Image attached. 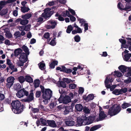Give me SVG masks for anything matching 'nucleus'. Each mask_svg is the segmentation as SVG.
<instances>
[{"mask_svg":"<svg viewBox=\"0 0 131 131\" xmlns=\"http://www.w3.org/2000/svg\"><path fill=\"white\" fill-rule=\"evenodd\" d=\"M96 117L90 116L86 117V115L84 114L81 118L78 117L77 118V125L80 126L82 125H89L92 123L94 121H98L99 120Z\"/></svg>","mask_w":131,"mask_h":131,"instance_id":"nucleus-1","label":"nucleus"},{"mask_svg":"<svg viewBox=\"0 0 131 131\" xmlns=\"http://www.w3.org/2000/svg\"><path fill=\"white\" fill-rule=\"evenodd\" d=\"M13 107L12 111L15 114H19L23 111L24 106L21 105L20 102L18 100L13 101L11 104Z\"/></svg>","mask_w":131,"mask_h":131,"instance_id":"nucleus-2","label":"nucleus"},{"mask_svg":"<svg viewBox=\"0 0 131 131\" xmlns=\"http://www.w3.org/2000/svg\"><path fill=\"white\" fill-rule=\"evenodd\" d=\"M42 91V97L44 99L43 101L45 104H47L52 96V91L49 89H46V90Z\"/></svg>","mask_w":131,"mask_h":131,"instance_id":"nucleus-3","label":"nucleus"},{"mask_svg":"<svg viewBox=\"0 0 131 131\" xmlns=\"http://www.w3.org/2000/svg\"><path fill=\"white\" fill-rule=\"evenodd\" d=\"M121 109L120 106L116 104L114 105L109 109L108 114L111 116L115 115L120 112Z\"/></svg>","mask_w":131,"mask_h":131,"instance_id":"nucleus-4","label":"nucleus"},{"mask_svg":"<svg viewBox=\"0 0 131 131\" xmlns=\"http://www.w3.org/2000/svg\"><path fill=\"white\" fill-rule=\"evenodd\" d=\"M51 9L49 8L45 9L44 12L41 15L42 16L45 18L50 17L53 13L52 11H50Z\"/></svg>","mask_w":131,"mask_h":131,"instance_id":"nucleus-5","label":"nucleus"},{"mask_svg":"<svg viewBox=\"0 0 131 131\" xmlns=\"http://www.w3.org/2000/svg\"><path fill=\"white\" fill-rule=\"evenodd\" d=\"M58 101L59 103H63L65 104L71 102L70 98L68 96H66L64 97H62L61 96L58 99Z\"/></svg>","mask_w":131,"mask_h":131,"instance_id":"nucleus-6","label":"nucleus"},{"mask_svg":"<svg viewBox=\"0 0 131 131\" xmlns=\"http://www.w3.org/2000/svg\"><path fill=\"white\" fill-rule=\"evenodd\" d=\"M127 88H122L121 89H115L112 92V93L117 95L126 93L127 91Z\"/></svg>","mask_w":131,"mask_h":131,"instance_id":"nucleus-7","label":"nucleus"},{"mask_svg":"<svg viewBox=\"0 0 131 131\" xmlns=\"http://www.w3.org/2000/svg\"><path fill=\"white\" fill-rule=\"evenodd\" d=\"M28 94V92L24 89H21L18 91L16 93L17 96L19 98L23 97L24 95L27 96Z\"/></svg>","mask_w":131,"mask_h":131,"instance_id":"nucleus-8","label":"nucleus"},{"mask_svg":"<svg viewBox=\"0 0 131 131\" xmlns=\"http://www.w3.org/2000/svg\"><path fill=\"white\" fill-rule=\"evenodd\" d=\"M47 23L49 25H47L46 26L48 29L54 28L57 24V23L53 20H49L47 22Z\"/></svg>","mask_w":131,"mask_h":131,"instance_id":"nucleus-9","label":"nucleus"},{"mask_svg":"<svg viewBox=\"0 0 131 131\" xmlns=\"http://www.w3.org/2000/svg\"><path fill=\"white\" fill-rule=\"evenodd\" d=\"M114 79L112 78L111 75L107 76L106 78L105 81V85L107 88H110L111 85L110 84H109V82H112L113 80Z\"/></svg>","mask_w":131,"mask_h":131,"instance_id":"nucleus-10","label":"nucleus"},{"mask_svg":"<svg viewBox=\"0 0 131 131\" xmlns=\"http://www.w3.org/2000/svg\"><path fill=\"white\" fill-rule=\"evenodd\" d=\"M15 78L13 77L10 76L8 78L7 80V83L6 84V86L8 88H10L13 85Z\"/></svg>","mask_w":131,"mask_h":131,"instance_id":"nucleus-11","label":"nucleus"},{"mask_svg":"<svg viewBox=\"0 0 131 131\" xmlns=\"http://www.w3.org/2000/svg\"><path fill=\"white\" fill-rule=\"evenodd\" d=\"M99 116L100 120H103L106 117V115L104 113L102 108L100 107H99Z\"/></svg>","mask_w":131,"mask_h":131,"instance_id":"nucleus-12","label":"nucleus"},{"mask_svg":"<svg viewBox=\"0 0 131 131\" xmlns=\"http://www.w3.org/2000/svg\"><path fill=\"white\" fill-rule=\"evenodd\" d=\"M33 93L31 92L29 96L26 98L22 100L23 102H30V101H32L34 99Z\"/></svg>","mask_w":131,"mask_h":131,"instance_id":"nucleus-13","label":"nucleus"},{"mask_svg":"<svg viewBox=\"0 0 131 131\" xmlns=\"http://www.w3.org/2000/svg\"><path fill=\"white\" fill-rule=\"evenodd\" d=\"M27 55L25 53H22L19 58V60L24 62H26L27 61Z\"/></svg>","mask_w":131,"mask_h":131,"instance_id":"nucleus-14","label":"nucleus"},{"mask_svg":"<svg viewBox=\"0 0 131 131\" xmlns=\"http://www.w3.org/2000/svg\"><path fill=\"white\" fill-rule=\"evenodd\" d=\"M118 8L121 10H127L129 9V10H131V7L130 6H126L125 8H124V6L122 5L121 3H119L117 5Z\"/></svg>","mask_w":131,"mask_h":131,"instance_id":"nucleus-15","label":"nucleus"},{"mask_svg":"<svg viewBox=\"0 0 131 131\" xmlns=\"http://www.w3.org/2000/svg\"><path fill=\"white\" fill-rule=\"evenodd\" d=\"M48 124L49 126L52 127H56L57 126V125L55 122L54 121L48 120L47 121Z\"/></svg>","mask_w":131,"mask_h":131,"instance_id":"nucleus-16","label":"nucleus"},{"mask_svg":"<svg viewBox=\"0 0 131 131\" xmlns=\"http://www.w3.org/2000/svg\"><path fill=\"white\" fill-rule=\"evenodd\" d=\"M73 109L71 106H68L66 107L65 110L63 112V114L66 115L68 114L70 112L72 111Z\"/></svg>","mask_w":131,"mask_h":131,"instance_id":"nucleus-17","label":"nucleus"},{"mask_svg":"<svg viewBox=\"0 0 131 131\" xmlns=\"http://www.w3.org/2000/svg\"><path fill=\"white\" fill-rule=\"evenodd\" d=\"M119 41L122 43V48H127L128 47V45L125 44L126 43V41L125 40L120 39H119Z\"/></svg>","mask_w":131,"mask_h":131,"instance_id":"nucleus-18","label":"nucleus"},{"mask_svg":"<svg viewBox=\"0 0 131 131\" xmlns=\"http://www.w3.org/2000/svg\"><path fill=\"white\" fill-rule=\"evenodd\" d=\"M25 80L29 83H31L33 82V79L28 75H26L25 76Z\"/></svg>","mask_w":131,"mask_h":131,"instance_id":"nucleus-19","label":"nucleus"},{"mask_svg":"<svg viewBox=\"0 0 131 131\" xmlns=\"http://www.w3.org/2000/svg\"><path fill=\"white\" fill-rule=\"evenodd\" d=\"M118 68L121 72L124 73L126 71L127 67L124 65H122L119 67Z\"/></svg>","mask_w":131,"mask_h":131,"instance_id":"nucleus-20","label":"nucleus"},{"mask_svg":"<svg viewBox=\"0 0 131 131\" xmlns=\"http://www.w3.org/2000/svg\"><path fill=\"white\" fill-rule=\"evenodd\" d=\"M76 110L78 111H81L83 108V106L80 104H76L75 106Z\"/></svg>","mask_w":131,"mask_h":131,"instance_id":"nucleus-21","label":"nucleus"},{"mask_svg":"<svg viewBox=\"0 0 131 131\" xmlns=\"http://www.w3.org/2000/svg\"><path fill=\"white\" fill-rule=\"evenodd\" d=\"M22 52V50L20 48L15 49L14 51V55L16 57L20 54Z\"/></svg>","mask_w":131,"mask_h":131,"instance_id":"nucleus-22","label":"nucleus"},{"mask_svg":"<svg viewBox=\"0 0 131 131\" xmlns=\"http://www.w3.org/2000/svg\"><path fill=\"white\" fill-rule=\"evenodd\" d=\"M39 68L42 70H43L46 68L45 64L43 61L40 62L38 64Z\"/></svg>","mask_w":131,"mask_h":131,"instance_id":"nucleus-23","label":"nucleus"},{"mask_svg":"<svg viewBox=\"0 0 131 131\" xmlns=\"http://www.w3.org/2000/svg\"><path fill=\"white\" fill-rule=\"evenodd\" d=\"M30 10L29 8L27 7L23 6L21 7V11L23 13L27 12Z\"/></svg>","mask_w":131,"mask_h":131,"instance_id":"nucleus-24","label":"nucleus"},{"mask_svg":"<svg viewBox=\"0 0 131 131\" xmlns=\"http://www.w3.org/2000/svg\"><path fill=\"white\" fill-rule=\"evenodd\" d=\"M94 96L93 94H89L85 99L87 101H89L93 99Z\"/></svg>","mask_w":131,"mask_h":131,"instance_id":"nucleus-25","label":"nucleus"},{"mask_svg":"<svg viewBox=\"0 0 131 131\" xmlns=\"http://www.w3.org/2000/svg\"><path fill=\"white\" fill-rule=\"evenodd\" d=\"M32 16V15L30 13H27L24 15L22 16V18L24 19H28L30 18Z\"/></svg>","mask_w":131,"mask_h":131,"instance_id":"nucleus-26","label":"nucleus"},{"mask_svg":"<svg viewBox=\"0 0 131 131\" xmlns=\"http://www.w3.org/2000/svg\"><path fill=\"white\" fill-rule=\"evenodd\" d=\"M131 57V53H127L124 56V57L123 58L124 60L126 61H127L128 60L130 59Z\"/></svg>","mask_w":131,"mask_h":131,"instance_id":"nucleus-27","label":"nucleus"},{"mask_svg":"<svg viewBox=\"0 0 131 131\" xmlns=\"http://www.w3.org/2000/svg\"><path fill=\"white\" fill-rule=\"evenodd\" d=\"M66 125L69 126H72L74 124V122L73 121H67L65 122Z\"/></svg>","mask_w":131,"mask_h":131,"instance_id":"nucleus-28","label":"nucleus"},{"mask_svg":"<svg viewBox=\"0 0 131 131\" xmlns=\"http://www.w3.org/2000/svg\"><path fill=\"white\" fill-rule=\"evenodd\" d=\"M18 80L20 83H23L25 81V78L23 76H20L18 78Z\"/></svg>","mask_w":131,"mask_h":131,"instance_id":"nucleus-29","label":"nucleus"},{"mask_svg":"<svg viewBox=\"0 0 131 131\" xmlns=\"http://www.w3.org/2000/svg\"><path fill=\"white\" fill-rule=\"evenodd\" d=\"M130 106V105L129 103H126L124 102V103L122 105V107L123 109H125L127 108Z\"/></svg>","mask_w":131,"mask_h":131,"instance_id":"nucleus-30","label":"nucleus"},{"mask_svg":"<svg viewBox=\"0 0 131 131\" xmlns=\"http://www.w3.org/2000/svg\"><path fill=\"white\" fill-rule=\"evenodd\" d=\"M101 127V126L100 125H95L91 127L90 129V130L91 131H94L97 129Z\"/></svg>","mask_w":131,"mask_h":131,"instance_id":"nucleus-31","label":"nucleus"},{"mask_svg":"<svg viewBox=\"0 0 131 131\" xmlns=\"http://www.w3.org/2000/svg\"><path fill=\"white\" fill-rule=\"evenodd\" d=\"M22 49L25 52L27 55L29 54V50L28 47L25 46L24 45L22 47Z\"/></svg>","mask_w":131,"mask_h":131,"instance_id":"nucleus-32","label":"nucleus"},{"mask_svg":"<svg viewBox=\"0 0 131 131\" xmlns=\"http://www.w3.org/2000/svg\"><path fill=\"white\" fill-rule=\"evenodd\" d=\"M58 61H54L50 64V67L52 68H54L55 66L57 64Z\"/></svg>","mask_w":131,"mask_h":131,"instance_id":"nucleus-33","label":"nucleus"},{"mask_svg":"<svg viewBox=\"0 0 131 131\" xmlns=\"http://www.w3.org/2000/svg\"><path fill=\"white\" fill-rule=\"evenodd\" d=\"M28 22V21L27 19H21L20 24L22 25H25L27 24Z\"/></svg>","mask_w":131,"mask_h":131,"instance_id":"nucleus-34","label":"nucleus"},{"mask_svg":"<svg viewBox=\"0 0 131 131\" xmlns=\"http://www.w3.org/2000/svg\"><path fill=\"white\" fill-rule=\"evenodd\" d=\"M73 28L71 25L68 26L66 30V32L68 33H70L73 30Z\"/></svg>","mask_w":131,"mask_h":131,"instance_id":"nucleus-35","label":"nucleus"},{"mask_svg":"<svg viewBox=\"0 0 131 131\" xmlns=\"http://www.w3.org/2000/svg\"><path fill=\"white\" fill-rule=\"evenodd\" d=\"M114 73V75L115 77H121L122 75V73L119 71H115Z\"/></svg>","mask_w":131,"mask_h":131,"instance_id":"nucleus-36","label":"nucleus"},{"mask_svg":"<svg viewBox=\"0 0 131 131\" xmlns=\"http://www.w3.org/2000/svg\"><path fill=\"white\" fill-rule=\"evenodd\" d=\"M40 81L39 80H36L34 81V85L35 87L36 88L39 86Z\"/></svg>","mask_w":131,"mask_h":131,"instance_id":"nucleus-37","label":"nucleus"},{"mask_svg":"<svg viewBox=\"0 0 131 131\" xmlns=\"http://www.w3.org/2000/svg\"><path fill=\"white\" fill-rule=\"evenodd\" d=\"M83 111L85 114H89L90 113V110L89 108L86 107H84L83 108Z\"/></svg>","mask_w":131,"mask_h":131,"instance_id":"nucleus-38","label":"nucleus"},{"mask_svg":"<svg viewBox=\"0 0 131 131\" xmlns=\"http://www.w3.org/2000/svg\"><path fill=\"white\" fill-rule=\"evenodd\" d=\"M40 122H41V123L43 125H46L47 123V122L44 119H43L42 118H40Z\"/></svg>","mask_w":131,"mask_h":131,"instance_id":"nucleus-39","label":"nucleus"},{"mask_svg":"<svg viewBox=\"0 0 131 131\" xmlns=\"http://www.w3.org/2000/svg\"><path fill=\"white\" fill-rule=\"evenodd\" d=\"M50 39L48 40L47 42L50 45L52 46H54L56 44V42L54 40H52L51 41L49 42Z\"/></svg>","mask_w":131,"mask_h":131,"instance_id":"nucleus-40","label":"nucleus"},{"mask_svg":"<svg viewBox=\"0 0 131 131\" xmlns=\"http://www.w3.org/2000/svg\"><path fill=\"white\" fill-rule=\"evenodd\" d=\"M63 80L65 82H66L67 83H69L71 82H73V81L70 79H69L67 78H63Z\"/></svg>","mask_w":131,"mask_h":131,"instance_id":"nucleus-41","label":"nucleus"},{"mask_svg":"<svg viewBox=\"0 0 131 131\" xmlns=\"http://www.w3.org/2000/svg\"><path fill=\"white\" fill-rule=\"evenodd\" d=\"M43 18L41 17H39V18L36 19L35 21L38 23H39V24H41L43 22Z\"/></svg>","mask_w":131,"mask_h":131,"instance_id":"nucleus-42","label":"nucleus"},{"mask_svg":"<svg viewBox=\"0 0 131 131\" xmlns=\"http://www.w3.org/2000/svg\"><path fill=\"white\" fill-rule=\"evenodd\" d=\"M14 88L16 90H18L21 88V85L19 83L14 85Z\"/></svg>","mask_w":131,"mask_h":131,"instance_id":"nucleus-43","label":"nucleus"},{"mask_svg":"<svg viewBox=\"0 0 131 131\" xmlns=\"http://www.w3.org/2000/svg\"><path fill=\"white\" fill-rule=\"evenodd\" d=\"M75 27L76 29V31H77V32L78 33H81L82 32V31L81 29L78 27V26H75Z\"/></svg>","mask_w":131,"mask_h":131,"instance_id":"nucleus-44","label":"nucleus"},{"mask_svg":"<svg viewBox=\"0 0 131 131\" xmlns=\"http://www.w3.org/2000/svg\"><path fill=\"white\" fill-rule=\"evenodd\" d=\"M5 35L8 38H11L12 37V35L11 33L8 31L6 32Z\"/></svg>","mask_w":131,"mask_h":131,"instance_id":"nucleus-45","label":"nucleus"},{"mask_svg":"<svg viewBox=\"0 0 131 131\" xmlns=\"http://www.w3.org/2000/svg\"><path fill=\"white\" fill-rule=\"evenodd\" d=\"M60 85L61 87L63 88H65L66 87V83L65 82L62 81H61L60 82Z\"/></svg>","mask_w":131,"mask_h":131,"instance_id":"nucleus-46","label":"nucleus"},{"mask_svg":"<svg viewBox=\"0 0 131 131\" xmlns=\"http://www.w3.org/2000/svg\"><path fill=\"white\" fill-rule=\"evenodd\" d=\"M14 36L16 38H17L20 37V33L19 31H17L14 34Z\"/></svg>","mask_w":131,"mask_h":131,"instance_id":"nucleus-47","label":"nucleus"},{"mask_svg":"<svg viewBox=\"0 0 131 131\" xmlns=\"http://www.w3.org/2000/svg\"><path fill=\"white\" fill-rule=\"evenodd\" d=\"M69 88L71 89H74L76 86V85L74 84H69Z\"/></svg>","mask_w":131,"mask_h":131,"instance_id":"nucleus-48","label":"nucleus"},{"mask_svg":"<svg viewBox=\"0 0 131 131\" xmlns=\"http://www.w3.org/2000/svg\"><path fill=\"white\" fill-rule=\"evenodd\" d=\"M74 40L75 41L77 42H79L80 40V37L79 36H75L74 37Z\"/></svg>","mask_w":131,"mask_h":131,"instance_id":"nucleus-49","label":"nucleus"},{"mask_svg":"<svg viewBox=\"0 0 131 131\" xmlns=\"http://www.w3.org/2000/svg\"><path fill=\"white\" fill-rule=\"evenodd\" d=\"M124 82L125 83L127 84L131 82V78L129 77L127 79L124 80Z\"/></svg>","mask_w":131,"mask_h":131,"instance_id":"nucleus-50","label":"nucleus"},{"mask_svg":"<svg viewBox=\"0 0 131 131\" xmlns=\"http://www.w3.org/2000/svg\"><path fill=\"white\" fill-rule=\"evenodd\" d=\"M125 75L126 77L130 76H131V69H128V73L125 74Z\"/></svg>","mask_w":131,"mask_h":131,"instance_id":"nucleus-51","label":"nucleus"},{"mask_svg":"<svg viewBox=\"0 0 131 131\" xmlns=\"http://www.w3.org/2000/svg\"><path fill=\"white\" fill-rule=\"evenodd\" d=\"M84 89L83 88L80 87L79 88V94H82L84 92Z\"/></svg>","mask_w":131,"mask_h":131,"instance_id":"nucleus-52","label":"nucleus"},{"mask_svg":"<svg viewBox=\"0 0 131 131\" xmlns=\"http://www.w3.org/2000/svg\"><path fill=\"white\" fill-rule=\"evenodd\" d=\"M7 4L6 2L5 1H1L0 2V6L5 5Z\"/></svg>","mask_w":131,"mask_h":131,"instance_id":"nucleus-53","label":"nucleus"},{"mask_svg":"<svg viewBox=\"0 0 131 131\" xmlns=\"http://www.w3.org/2000/svg\"><path fill=\"white\" fill-rule=\"evenodd\" d=\"M49 36L50 35L49 33L48 32L45 33L43 36L46 39H47L49 38Z\"/></svg>","mask_w":131,"mask_h":131,"instance_id":"nucleus-54","label":"nucleus"},{"mask_svg":"<svg viewBox=\"0 0 131 131\" xmlns=\"http://www.w3.org/2000/svg\"><path fill=\"white\" fill-rule=\"evenodd\" d=\"M25 30L26 31H28L30 29V25H27L25 27Z\"/></svg>","mask_w":131,"mask_h":131,"instance_id":"nucleus-55","label":"nucleus"},{"mask_svg":"<svg viewBox=\"0 0 131 131\" xmlns=\"http://www.w3.org/2000/svg\"><path fill=\"white\" fill-rule=\"evenodd\" d=\"M69 17L70 18L71 21H75L76 18L74 16L71 15Z\"/></svg>","mask_w":131,"mask_h":131,"instance_id":"nucleus-56","label":"nucleus"},{"mask_svg":"<svg viewBox=\"0 0 131 131\" xmlns=\"http://www.w3.org/2000/svg\"><path fill=\"white\" fill-rule=\"evenodd\" d=\"M84 26L85 31H86L88 29V24L87 23H84Z\"/></svg>","mask_w":131,"mask_h":131,"instance_id":"nucleus-57","label":"nucleus"},{"mask_svg":"<svg viewBox=\"0 0 131 131\" xmlns=\"http://www.w3.org/2000/svg\"><path fill=\"white\" fill-rule=\"evenodd\" d=\"M4 97V95L3 94L0 93V101L3 100Z\"/></svg>","mask_w":131,"mask_h":131,"instance_id":"nucleus-58","label":"nucleus"},{"mask_svg":"<svg viewBox=\"0 0 131 131\" xmlns=\"http://www.w3.org/2000/svg\"><path fill=\"white\" fill-rule=\"evenodd\" d=\"M126 39L127 40V42L130 45H131V38H126Z\"/></svg>","mask_w":131,"mask_h":131,"instance_id":"nucleus-59","label":"nucleus"},{"mask_svg":"<svg viewBox=\"0 0 131 131\" xmlns=\"http://www.w3.org/2000/svg\"><path fill=\"white\" fill-rule=\"evenodd\" d=\"M69 10L71 13L73 15H75V11L74 10L71 9L69 8Z\"/></svg>","mask_w":131,"mask_h":131,"instance_id":"nucleus-60","label":"nucleus"},{"mask_svg":"<svg viewBox=\"0 0 131 131\" xmlns=\"http://www.w3.org/2000/svg\"><path fill=\"white\" fill-rule=\"evenodd\" d=\"M80 23H81V25H82L83 24H84V23H85V21L83 19H78Z\"/></svg>","mask_w":131,"mask_h":131,"instance_id":"nucleus-61","label":"nucleus"},{"mask_svg":"<svg viewBox=\"0 0 131 131\" xmlns=\"http://www.w3.org/2000/svg\"><path fill=\"white\" fill-rule=\"evenodd\" d=\"M18 28L19 30L21 31L25 30V27L23 26H19L18 27Z\"/></svg>","mask_w":131,"mask_h":131,"instance_id":"nucleus-62","label":"nucleus"},{"mask_svg":"<svg viewBox=\"0 0 131 131\" xmlns=\"http://www.w3.org/2000/svg\"><path fill=\"white\" fill-rule=\"evenodd\" d=\"M39 109L38 108H33L32 109V111L34 113H36L38 112Z\"/></svg>","mask_w":131,"mask_h":131,"instance_id":"nucleus-63","label":"nucleus"},{"mask_svg":"<svg viewBox=\"0 0 131 131\" xmlns=\"http://www.w3.org/2000/svg\"><path fill=\"white\" fill-rule=\"evenodd\" d=\"M25 62H23L20 61V60L18 62L17 64L19 66H23V64Z\"/></svg>","mask_w":131,"mask_h":131,"instance_id":"nucleus-64","label":"nucleus"}]
</instances>
